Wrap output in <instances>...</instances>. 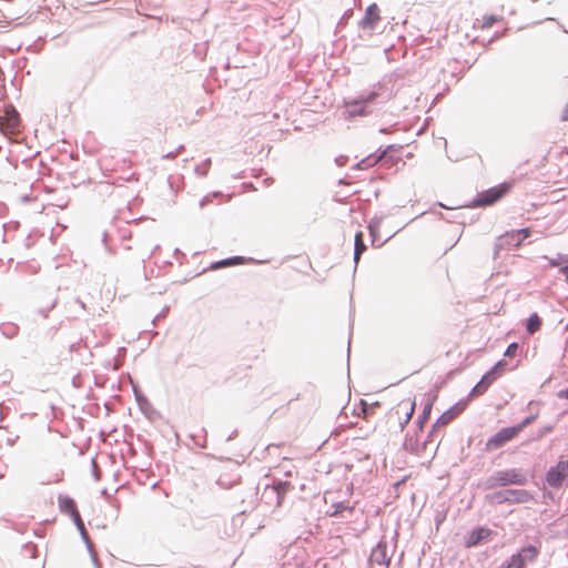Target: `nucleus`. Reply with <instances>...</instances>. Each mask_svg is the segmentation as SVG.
Wrapping results in <instances>:
<instances>
[{
	"label": "nucleus",
	"mask_w": 568,
	"mask_h": 568,
	"mask_svg": "<svg viewBox=\"0 0 568 568\" xmlns=\"http://www.w3.org/2000/svg\"><path fill=\"white\" fill-rule=\"evenodd\" d=\"M392 92L385 84L378 82L371 91H363L358 97L344 100L343 118L353 120L357 116L364 118L373 113L377 103H385L390 99Z\"/></svg>",
	"instance_id": "1"
},
{
	"label": "nucleus",
	"mask_w": 568,
	"mask_h": 568,
	"mask_svg": "<svg viewBox=\"0 0 568 568\" xmlns=\"http://www.w3.org/2000/svg\"><path fill=\"white\" fill-rule=\"evenodd\" d=\"M537 418V415L524 418L519 424L501 428L494 436H491L486 443V450L493 452L501 448L506 443L515 438L525 427L529 426Z\"/></svg>",
	"instance_id": "2"
},
{
	"label": "nucleus",
	"mask_w": 568,
	"mask_h": 568,
	"mask_svg": "<svg viewBox=\"0 0 568 568\" xmlns=\"http://www.w3.org/2000/svg\"><path fill=\"white\" fill-rule=\"evenodd\" d=\"M21 119L12 104H4L0 110V131L4 135H13L20 131Z\"/></svg>",
	"instance_id": "3"
},
{
	"label": "nucleus",
	"mask_w": 568,
	"mask_h": 568,
	"mask_svg": "<svg viewBox=\"0 0 568 568\" xmlns=\"http://www.w3.org/2000/svg\"><path fill=\"white\" fill-rule=\"evenodd\" d=\"M393 551L388 552V545L385 539H381L372 549L368 558V568H389Z\"/></svg>",
	"instance_id": "4"
},
{
	"label": "nucleus",
	"mask_w": 568,
	"mask_h": 568,
	"mask_svg": "<svg viewBox=\"0 0 568 568\" xmlns=\"http://www.w3.org/2000/svg\"><path fill=\"white\" fill-rule=\"evenodd\" d=\"M568 479V459L560 457L555 466H551L546 473V481L551 488H561L564 481Z\"/></svg>",
	"instance_id": "5"
},
{
	"label": "nucleus",
	"mask_w": 568,
	"mask_h": 568,
	"mask_svg": "<svg viewBox=\"0 0 568 568\" xmlns=\"http://www.w3.org/2000/svg\"><path fill=\"white\" fill-rule=\"evenodd\" d=\"M509 191V185L506 183L494 186L487 191H484L477 195L474 200L475 206H488L497 202Z\"/></svg>",
	"instance_id": "6"
},
{
	"label": "nucleus",
	"mask_w": 568,
	"mask_h": 568,
	"mask_svg": "<svg viewBox=\"0 0 568 568\" xmlns=\"http://www.w3.org/2000/svg\"><path fill=\"white\" fill-rule=\"evenodd\" d=\"M499 475V480L501 483V487L518 485L524 486L528 483V477L526 473L520 468H511L505 470H497Z\"/></svg>",
	"instance_id": "7"
},
{
	"label": "nucleus",
	"mask_w": 568,
	"mask_h": 568,
	"mask_svg": "<svg viewBox=\"0 0 568 568\" xmlns=\"http://www.w3.org/2000/svg\"><path fill=\"white\" fill-rule=\"evenodd\" d=\"M379 21V8L376 3H372L367 7L364 17L359 21V27L363 30H368L369 34H372Z\"/></svg>",
	"instance_id": "8"
},
{
	"label": "nucleus",
	"mask_w": 568,
	"mask_h": 568,
	"mask_svg": "<svg viewBox=\"0 0 568 568\" xmlns=\"http://www.w3.org/2000/svg\"><path fill=\"white\" fill-rule=\"evenodd\" d=\"M493 531L486 527H478L471 530L465 538V546L471 548L478 546L485 540H488Z\"/></svg>",
	"instance_id": "9"
},
{
	"label": "nucleus",
	"mask_w": 568,
	"mask_h": 568,
	"mask_svg": "<svg viewBox=\"0 0 568 568\" xmlns=\"http://www.w3.org/2000/svg\"><path fill=\"white\" fill-rule=\"evenodd\" d=\"M541 544L538 545H528L523 547L516 555L520 559H523V564L529 566L535 564L539 554H540Z\"/></svg>",
	"instance_id": "10"
},
{
	"label": "nucleus",
	"mask_w": 568,
	"mask_h": 568,
	"mask_svg": "<svg viewBox=\"0 0 568 568\" xmlns=\"http://www.w3.org/2000/svg\"><path fill=\"white\" fill-rule=\"evenodd\" d=\"M507 504H525L534 499L530 491L526 489H506Z\"/></svg>",
	"instance_id": "11"
},
{
	"label": "nucleus",
	"mask_w": 568,
	"mask_h": 568,
	"mask_svg": "<svg viewBox=\"0 0 568 568\" xmlns=\"http://www.w3.org/2000/svg\"><path fill=\"white\" fill-rule=\"evenodd\" d=\"M74 525L77 526L80 535H81V538L82 540L85 542V546L92 557V560L97 564L98 562V556H97V552L94 550V546H93V542L91 541L90 537H89V534L85 529V526H84V523L83 520L81 519V516L75 518L73 520Z\"/></svg>",
	"instance_id": "12"
},
{
	"label": "nucleus",
	"mask_w": 568,
	"mask_h": 568,
	"mask_svg": "<svg viewBox=\"0 0 568 568\" xmlns=\"http://www.w3.org/2000/svg\"><path fill=\"white\" fill-rule=\"evenodd\" d=\"M59 508L62 513L71 516L72 520L80 517L75 501L69 496L60 495L58 498Z\"/></svg>",
	"instance_id": "13"
},
{
	"label": "nucleus",
	"mask_w": 568,
	"mask_h": 568,
	"mask_svg": "<svg viewBox=\"0 0 568 568\" xmlns=\"http://www.w3.org/2000/svg\"><path fill=\"white\" fill-rule=\"evenodd\" d=\"M453 419H455L454 417V410H446L436 420V423L434 424L433 426V429L430 430L429 435H428V438H430L432 436H434L438 429L440 427H444L446 425H448Z\"/></svg>",
	"instance_id": "14"
},
{
	"label": "nucleus",
	"mask_w": 568,
	"mask_h": 568,
	"mask_svg": "<svg viewBox=\"0 0 568 568\" xmlns=\"http://www.w3.org/2000/svg\"><path fill=\"white\" fill-rule=\"evenodd\" d=\"M530 235V229H520L516 231H511L510 233H506L500 239L501 241H507L508 237H517V242L515 243V247L519 246L525 239Z\"/></svg>",
	"instance_id": "15"
},
{
	"label": "nucleus",
	"mask_w": 568,
	"mask_h": 568,
	"mask_svg": "<svg viewBox=\"0 0 568 568\" xmlns=\"http://www.w3.org/2000/svg\"><path fill=\"white\" fill-rule=\"evenodd\" d=\"M366 251V245L364 243V235L362 232H357L355 234V247H354V261L357 264L361 255Z\"/></svg>",
	"instance_id": "16"
},
{
	"label": "nucleus",
	"mask_w": 568,
	"mask_h": 568,
	"mask_svg": "<svg viewBox=\"0 0 568 568\" xmlns=\"http://www.w3.org/2000/svg\"><path fill=\"white\" fill-rule=\"evenodd\" d=\"M398 407L405 409V418H404V420H402L399 423L400 429L403 430L405 428V426L412 419V416H413V414L415 412V403L414 402L413 403H406V404L400 403L398 405Z\"/></svg>",
	"instance_id": "17"
},
{
	"label": "nucleus",
	"mask_w": 568,
	"mask_h": 568,
	"mask_svg": "<svg viewBox=\"0 0 568 568\" xmlns=\"http://www.w3.org/2000/svg\"><path fill=\"white\" fill-rule=\"evenodd\" d=\"M382 221L383 219L382 217H374L369 224H368V230H369V234L372 236V244L375 245L376 242L379 241L378 239V230H379V226L382 224Z\"/></svg>",
	"instance_id": "18"
},
{
	"label": "nucleus",
	"mask_w": 568,
	"mask_h": 568,
	"mask_svg": "<svg viewBox=\"0 0 568 568\" xmlns=\"http://www.w3.org/2000/svg\"><path fill=\"white\" fill-rule=\"evenodd\" d=\"M541 326V318L536 314H531L528 320H527V324H526V329L529 334H534L535 332H537Z\"/></svg>",
	"instance_id": "19"
},
{
	"label": "nucleus",
	"mask_w": 568,
	"mask_h": 568,
	"mask_svg": "<svg viewBox=\"0 0 568 568\" xmlns=\"http://www.w3.org/2000/svg\"><path fill=\"white\" fill-rule=\"evenodd\" d=\"M242 260H243V257H241V256H234V257L224 258V260H221V261L214 262V263L211 265V268H212V270H217V268H221V267L235 265V264L241 263V262H242Z\"/></svg>",
	"instance_id": "20"
},
{
	"label": "nucleus",
	"mask_w": 568,
	"mask_h": 568,
	"mask_svg": "<svg viewBox=\"0 0 568 568\" xmlns=\"http://www.w3.org/2000/svg\"><path fill=\"white\" fill-rule=\"evenodd\" d=\"M498 471L493 473L489 477H487L481 486L484 489H494L496 487H501V483L499 480Z\"/></svg>",
	"instance_id": "21"
},
{
	"label": "nucleus",
	"mask_w": 568,
	"mask_h": 568,
	"mask_svg": "<svg viewBox=\"0 0 568 568\" xmlns=\"http://www.w3.org/2000/svg\"><path fill=\"white\" fill-rule=\"evenodd\" d=\"M487 499L493 504H507L506 489L487 495Z\"/></svg>",
	"instance_id": "22"
},
{
	"label": "nucleus",
	"mask_w": 568,
	"mask_h": 568,
	"mask_svg": "<svg viewBox=\"0 0 568 568\" xmlns=\"http://www.w3.org/2000/svg\"><path fill=\"white\" fill-rule=\"evenodd\" d=\"M332 508H333V510L328 513V515L331 517H336L339 514H342L344 510L352 511L354 509V507H351L343 501L332 505Z\"/></svg>",
	"instance_id": "23"
},
{
	"label": "nucleus",
	"mask_w": 568,
	"mask_h": 568,
	"mask_svg": "<svg viewBox=\"0 0 568 568\" xmlns=\"http://www.w3.org/2000/svg\"><path fill=\"white\" fill-rule=\"evenodd\" d=\"M430 412H432V403H428L425 405L422 414L417 418V424L420 429L423 428V425L428 420Z\"/></svg>",
	"instance_id": "24"
},
{
	"label": "nucleus",
	"mask_w": 568,
	"mask_h": 568,
	"mask_svg": "<svg viewBox=\"0 0 568 568\" xmlns=\"http://www.w3.org/2000/svg\"><path fill=\"white\" fill-rule=\"evenodd\" d=\"M528 566L523 564V559L517 557L516 554H514L509 560L506 561L504 568H527Z\"/></svg>",
	"instance_id": "25"
},
{
	"label": "nucleus",
	"mask_w": 568,
	"mask_h": 568,
	"mask_svg": "<svg viewBox=\"0 0 568 568\" xmlns=\"http://www.w3.org/2000/svg\"><path fill=\"white\" fill-rule=\"evenodd\" d=\"M18 326L14 324H4L1 326L2 333L10 338L14 337L18 334Z\"/></svg>",
	"instance_id": "26"
},
{
	"label": "nucleus",
	"mask_w": 568,
	"mask_h": 568,
	"mask_svg": "<svg viewBox=\"0 0 568 568\" xmlns=\"http://www.w3.org/2000/svg\"><path fill=\"white\" fill-rule=\"evenodd\" d=\"M211 165V159H206L203 163L195 166V173L200 176H205Z\"/></svg>",
	"instance_id": "27"
},
{
	"label": "nucleus",
	"mask_w": 568,
	"mask_h": 568,
	"mask_svg": "<svg viewBox=\"0 0 568 568\" xmlns=\"http://www.w3.org/2000/svg\"><path fill=\"white\" fill-rule=\"evenodd\" d=\"M568 263V254H557L555 258L549 260L550 266H560Z\"/></svg>",
	"instance_id": "28"
},
{
	"label": "nucleus",
	"mask_w": 568,
	"mask_h": 568,
	"mask_svg": "<svg viewBox=\"0 0 568 568\" xmlns=\"http://www.w3.org/2000/svg\"><path fill=\"white\" fill-rule=\"evenodd\" d=\"M292 487V485L288 483V481H278L274 488L278 495V497H281L282 495H284L286 491L290 490V488Z\"/></svg>",
	"instance_id": "29"
},
{
	"label": "nucleus",
	"mask_w": 568,
	"mask_h": 568,
	"mask_svg": "<svg viewBox=\"0 0 568 568\" xmlns=\"http://www.w3.org/2000/svg\"><path fill=\"white\" fill-rule=\"evenodd\" d=\"M378 159H379V158L372 159V156H368V158H366V159L362 160L361 162H358V163L356 164V166H357L358 169H361V170H363V169H367L368 166H371V165H373L374 163H376Z\"/></svg>",
	"instance_id": "30"
},
{
	"label": "nucleus",
	"mask_w": 568,
	"mask_h": 568,
	"mask_svg": "<svg viewBox=\"0 0 568 568\" xmlns=\"http://www.w3.org/2000/svg\"><path fill=\"white\" fill-rule=\"evenodd\" d=\"M488 388L480 383V381L473 387L470 392V396H479L483 395Z\"/></svg>",
	"instance_id": "31"
},
{
	"label": "nucleus",
	"mask_w": 568,
	"mask_h": 568,
	"mask_svg": "<svg viewBox=\"0 0 568 568\" xmlns=\"http://www.w3.org/2000/svg\"><path fill=\"white\" fill-rule=\"evenodd\" d=\"M135 395H136V402H138L141 410H143L145 413L146 408H149L151 406L150 402L144 396L138 394L136 392H135Z\"/></svg>",
	"instance_id": "32"
},
{
	"label": "nucleus",
	"mask_w": 568,
	"mask_h": 568,
	"mask_svg": "<svg viewBox=\"0 0 568 568\" xmlns=\"http://www.w3.org/2000/svg\"><path fill=\"white\" fill-rule=\"evenodd\" d=\"M518 348H519V346H518V344H517V343H511V344H509V345H508V347L506 348V351H505L504 355H505L506 357H510V358H511V357H515V356L517 355Z\"/></svg>",
	"instance_id": "33"
},
{
	"label": "nucleus",
	"mask_w": 568,
	"mask_h": 568,
	"mask_svg": "<svg viewBox=\"0 0 568 568\" xmlns=\"http://www.w3.org/2000/svg\"><path fill=\"white\" fill-rule=\"evenodd\" d=\"M507 366V362L505 359L498 361L494 366V371L499 374V376L503 374Z\"/></svg>",
	"instance_id": "34"
},
{
	"label": "nucleus",
	"mask_w": 568,
	"mask_h": 568,
	"mask_svg": "<svg viewBox=\"0 0 568 568\" xmlns=\"http://www.w3.org/2000/svg\"><path fill=\"white\" fill-rule=\"evenodd\" d=\"M465 403L463 402H459L457 404H455L452 408H449L448 410H454V417L456 418L465 408Z\"/></svg>",
	"instance_id": "35"
},
{
	"label": "nucleus",
	"mask_w": 568,
	"mask_h": 568,
	"mask_svg": "<svg viewBox=\"0 0 568 568\" xmlns=\"http://www.w3.org/2000/svg\"><path fill=\"white\" fill-rule=\"evenodd\" d=\"M552 430V426H545L544 428H541L536 437L534 438L535 440H539L541 439L546 434L550 433Z\"/></svg>",
	"instance_id": "36"
},
{
	"label": "nucleus",
	"mask_w": 568,
	"mask_h": 568,
	"mask_svg": "<svg viewBox=\"0 0 568 568\" xmlns=\"http://www.w3.org/2000/svg\"><path fill=\"white\" fill-rule=\"evenodd\" d=\"M484 376L486 377V379H489L490 382L494 383L499 377V374L496 373L491 367Z\"/></svg>",
	"instance_id": "37"
},
{
	"label": "nucleus",
	"mask_w": 568,
	"mask_h": 568,
	"mask_svg": "<svg viewBox=\"0 0 568 568\" xmlns=\"http://www.w3.org/2000/svg\"><path fill=\"white\" fill-rule=\"evenodd\" d=\"M211 201V196L206 195L200 201V207L203 209Z\"/></svg>",
	"instance_id": "38"
},
{
	"label": "nucleus",
	"mask_w": 568,
	"mask_h": 568,
	"mask_svg": "<svg viewBox=\"0 0 568 568\" xmlns=\"http://www.w3.org/2000/svg\"><path fill=\"white\" fill-rule=\"evenodd\" d=\"M559 273L565 275L566 281L568 282V265H564L559 268Z\"/></svg>",
	"instance_id": "39"
},
{
	"label": "nucleus",
	"mask_w": 568,
	"mask_h": 568,
	"mask_svg": "<svg viewBox=\"0 0 568 568\" xmlns=\"http://www.w3.org/2000/svg\"><path fill=\"white\" fill-rule=\"evenodd\" d=\"M557 396L559 398H565V399H568V389H561L558 392Z\"/></svg>",
	"instance_id": "40"
},
{
	"label": "nucleus",
	"mask_w": 568,
	"mask_h": 568,
	"mask_svg": "<svg viewBox=\"0 0 568 568\" xmlns=\"http://www.w3.org/2000/svg\"><path fill=\"white\" fill-rule=\"evenodd\" d=\"M561 120L562 121H568V103L566 104V106H565V109L562 111Z\"/></svg>",
	"instance_id": "41"
},
{
	"label": "nucleus",
	"mask_w": 568,
	"mask_h": 568,
	"mask_svg": "<svg viewBox=\"0 0 568 568\" xmlns=\"http://www.w3.org/2000/svg\"><path fill=\"white\" fill-rule=\"evenodd\" d=\"M480 383L485 385L487 388L493 384L489 379H486L485 376L481 377Z\"/></svg>",
	"instance_id": "42"
},
{
	"label": "nucleus",
	"mask_w": 568,
	"mask_h": 568,
	"mask_svg": "<svg viewBox=\"0 0 568 568\" xmlns=\"http://www.w3.org/2000/svg\"><path fill=\"white\" fill-rule=\"evenodd\" d=\"M178 155V152H169L163 155L164 159H174Z\"/></svg>",
	"instance_id": "43"
},
{
	"label": "nucleus",
	"mask_w": 568,
	"mask_h": 568,
	"mask_svg": "<svg viewBox=\"0 0 568 568\" xmlns=\"http://www.w3.org/2000/svg\"><path fill=\"white\" fill-rule=\"evenodd\" d=\"M538 405H539V404H538L537 402L530 400V402L528 403V405H527V408H528L529 410H532V409H534V407H537Z\"/></svg>",
	"instance_id": "44"
},
{
	"label": "nucleus",
	"mask_w": 568,
	"mask_h": 568,
	"mask_svg": "<svg viewBox=\"0 0 568 568\" xmlns=\"http://www.w3.org/2000/svg\"><path fill=\"white\" fill-rule=\"evenodd\" d=\"M504 243H509V244H513L515 246V243L517 242V237H508L507 241H503Z\"/></svg>",
	"instance_id": "45"
},
{
	"label": "nucleus",
	"mask_w": 568,
	"mask_h": 568,
	"mask_svg": "<svg viewBox=\"0 0 568 568\" xmlns=\"http://www.w3.org/2000/svg\"><path fill=\"white\" fill-rule=\"evenodd\" d=\"M495 21H496V18L491 16V17H489V19L487 20V22H486V23H487L488 26H490V24H491L493 22H495Z\"/></svg>",
	"instance_id": "46"
},
{
	"label": "nucleus",
	"mask_w": 568,
	"mask_h": 568,
	"mask_svg": "<svg viewBox=\"0 0 568 568\" xmlns=\"http://www.w3.org/2000/svg\"><path fill=\"white\" fill-rule=\"evenodd\" d=\"M235 435H236V432L230 434V436L227 437L226 440L229 442V440L233 439L235 437Z\"/></svg>",
	"instance_id": "47"
},
{
	"label": "nucleus",
	"mask_w": 568,
	"mask_h": 568,
	"mask_svg": "<svg viewBox=\"0 0 568 568\" xmlns=\"http://www.w3.org/2000/svg\"><path fill=\"white\" fill-rule=\"evenodd\" d=\"M184 149L183 145H180L174 152H178V154Z\"/></svg>",
	"instance_id": "48"
},
{
	"label": "nucleus",
	"mask_w": 568,
	"mask_h": 568,
	"mask_svg": "<svg viewBox=\"0 0 568 568\" xmlns=\"http://www.w3.org/2000/svg\"><path fill=\"white\" fill-rule=\"evenodd\" d=\"M8 444H9L10 446H12V445L14 444V439H10V438H9V439H8Z\"/></svg>",
	"instance_id": "49"
},
{
	"label": "nucleus",
	"mask_w": 568,
	"mask_h": 568,
	"mask_svg": "<svg viewBox=\"0 0 568 568\" xmlns=\"http://www.w3.org/2000/svg\"><path fill=\"white\" fill-rule=\"evenodd\" d=\"M77 302L81 305L82 308H84V303L83 302H80V301H77Z\"/></svg>",
	"instance_id": "50"
},
{
	"label": "nucleus",
	"mask_w": 568,
	"mask_h": 568,
	"mask_svg": "<svg viewBox=\"0 0 568 568\" xmlns=\"http://www.w3.org/2000/svg\"><path fill=\"white\" fill-rule=\"evenodd\" d=\"M535 415H537V416H538V412H536V413H535ZM531 416H534V414H531V415H530V414H527V417H531Z\"/></svg>",
	"instance_id": "51"
},
{
	"label": "nucleus",
	"mask_w": 568,
	"mask_h": 568,
	"mask_svg": "<svg viewBox=\"0 0 568 568\" xmlns=\"http://www.w3.org/2000/svg\"><path fill=\"white\" fill-rule=\"evenodd\" d=\"M404 447H405L406 449H410V448L408 447V444H407V443H405V444H404Z\"/></svg>",
	"instance_id": "52"
}]
</instances>
